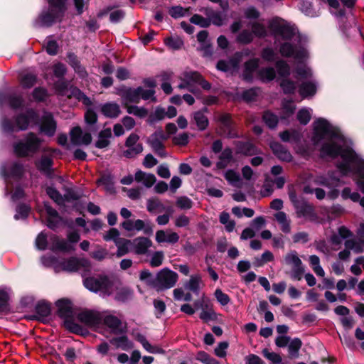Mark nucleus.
<instances>
[{"mask_svg":"<svg viewBox=\"0 0 364 364\" xmlns=\"http://www.w3.org/2000/svg\"><path fill=\"white\" fill-rule=\"evenodd\" d=\"M313 125L311 141L314 146H318L324 139H328L321 146V156L336 159L340 156L342 161L337 163V167L341 175L354 176L358 187L364 193V160L352 148L346 145L340 131L326 119L318 118Z\"/></svg>","mask_w":364,"mask_h":364,"instance_id":"nucleus-1","label":"nucleus"},{"mask_svg":"<svg viewBox=\"0 0 364 364\" xmlns=\"http://www.w3.org/2000/svg\"><path fill=\"white\" fill-rule=\"evenodd\" d=\"M274 43L277 44L282 56L293 58L299 63L308 58V51L300 43V36L294 27L287 23L279 24L274 28Z\"/></svg>","mask_w":364,"mask_h":364,"instance_id":"nucleus-2","label":"nucleus"},{"mask_svg":"<svg viewBox=\"0 0 364 364\" xmlns=\"http://www.w3.org/2000/svg\"><path fill=\"white\" fill-rule=\"evenodd\" d=\"M43 139L33 132H28L23 139L13 144L14 154L19 158L33 157L41 151Z\"/></svg>","mask_w":364,"mask_h":364,"instance_id":"nucleus-3","label":"nucleus"},{"mask_svg":"<svg viewBox=\"0 0 364 364\" xmlns=\"http://www.w3.org/2000/svg\"><path fill=\"white\" fill-rule=\"evenodd\" d=\"M49 9L43 11L35 21L36 27H49L57 20H61L66 11V0H48Z\"/></svg>","mask_w":364,"mask_h":364,"instance_id":"nucleus-4","label":"nucleus"},{"mask_svg":"<svg viewBox=\"0 0 364 364\" xmlns=\"http://www.w3.org/2000/svg\"><path fill=\"white\" fill-rule=\"evenodd\" d=\"M38 115L33 109H28L25 113L19 114L15 119L16 127L9 119H4L1 122L2 129L5 132L14 131H25L28 128L31 122H37Z\"/></svg>","mask_w":364,"mask_h":364,"instance_id":"nucleus-5","label":"nucleus"},{"mask_svg":"<svg viewBox=\"0 0 364 364\" xmlns=\"http://www.w3.org/2000/svg\"><path fill=\"white\" fill-rule=\"evenodd\" d=\"M83 284L90 291L100 292L103 296H109L113 291V281L106 275L87 277Z\"/></svg>","mask_w":364,"mask_h":364,"instance_id":"nucleus-6","label":"nucleus"},{"mask_svg":"<svg viewBox=\"0 0 364 364\" xmlns=\"http://www.w3.org/2000/svg\"><path fill=\"white\" fill-rule=\"evenodd\" d=\"M47 259H50L52 264H54V268L56 272L60 271H65L68 272H77L82 268H90V262L85 259H78L76 257H70L65 259L58 264L55 263V259L53 257H42V262L44 264H47Z\"/></svg>","mask_w":364,"mask_h":364,"instance_id":"nucleus-7","label":"nucleus"},{"mask_svg":"<svg viewBox=\"0 0 364 364\" xmlns=\"http://www.w3.org/2000/svg\"><path fill=\"white\" fill-rule=\"evenodd\" d=\"M58 316L64 319L65 328L73 333H78L80 326L73 321V309L72 303L66 299H61L56 301Z\"/></svg>","mask_w":364,"mask_h":364,"instance_id":"nucleus-8","label":"nucleus"},{"mask_svg":"<svg viewBox=\"0 0 364 364\" xmlns=\"http://www.w3.org/2000/svg\"><path fill=\"white\" fill-rule=\"evenodd\" d=\"M68 241L64 239H60L55 235H51L49 237L50 250L53 252L60 251L64 252H70L75 250L74 244L80 240V235L76 231L70 232L67 235Z\"/></svg>","mask_w":364,"mask_h":364,"instance_id":"nucleus-9","label":"nucleus"},{"mask_svg":"<svg viewBox=\"0 0 364 364\" xmlns=\"http://www.w3.org/2000/svg\"><path fill=\"white\" fill-rule=\"evenodd\" d=\"M289 196L295 209L297 218H304L311 221L316 219L317 216L314 206L303 197H298L294 192L289 193Z\"/></svg>","mask_w":364,"mask_h":364,"instance_id":"nucleus-10","label":"nucleus"},{"mask_svg":"<svg viewBox=\"0 0 364 364\" xmlns=\"http://www.w3.org/2000/svg\"><path fill=\"white\" fill-rule=\"evenodd\" d=\"M55 90L58 95L66 96L68 98H75L81 102L84 105L89 107L92 104V100L82 91L77 87L71 86L68 87V84L64 81H58L55 85Z\"/></svg>","mask_w":364,"mask_h":364,"instance_id":"nucleus-11","label":"nucleus"},{"mask_svg":"<svg viewBox=\"0 0 364 364\" xmlns=\"http://www.w3.org/2000/svg\"><path fill=\"white\" fill-rule=\"evenodd\" d=\"M178 279V274L166 267L157 272L154 289L164 291L175 286Z\"/></svg>","mask_w":364,"mask_h":364,"instance_id":"nucleus-12","label":"nucleus"},{"mask_svg":"<svg viewBox=\"0 0 364 364\" xmlns=\"http://www.w3.org/2000/svg\"><path fill=\"white\" fill-rule=\"evenodd\" d=\"M101 326H105L111 333L117 335L125 333L127 328L122 318L109 311H102Z\"/></svg>","mask_w":364,"mask_h":364,"instance_id":"nucleus-13","label":"nucleus"},{"mask_svg":"<svg viewBox=\"0 0 364 364\" xmlns=\"http://www.w3.org/2000/svg\"><path fill=\"white\" fill-rule=\"evenodd\" d=\"M168 138V136L164 134L163 130L159 128L154 133L151 134L147 139V144L156 154L160 157L165 158L167 154L163 141Z\"/></svg>","mask_w":364,"mask_h":364,"instance_id":"nucleus-14","label":"nucleus"},{"mask_svg":"<svg viewBox=\"0 0 364 364\" xmlns=\"http://www.w3.org/2000/svg\"><path fill=\"white\" fill-rule=\"evenodd\" d=\"M139 141V136L135 133H132L127 137L125 141V146L127 149L123 151L124 157L128 159L135 158L143 151V145Z\"/></svg>","mask_w":364,"mask_h":364,"instance_id":"nucleus-15","label":"nucleus"},{"mask_svg":"<svg viewBox=\"0 0 364 364\" xmlns=\"http://www.w3.org/2000/svg\"><path fill=\"white\" fill-rule=\"evenodd\" d=\"M102 311L86 310L78 314V320L90 328L101 327V318Z\"/></svg>","mask_w":364,"mask_h":364,"instance_id":"nucleus-16","label":"nucleus"},{"mask_svg":"<svg viewBox=\"0 0 364 364\" xmlns=\"http://www.w3.org/2000/svg\"><path fill=\"white\" fill-rule=\"evenodd\" d=\"M220 134L225 137L233 139L238 137L235 126L229 114H223L219 117Z\"/></svg>","mask_w":364,"mask_h":364,"instance_id":"nucleus-17","label":"nucleus"},{"mask_svg":"<svg viewBox=\"0 0 364 364\" xmlns=\"http://www.w3.org/2000/svg\"><path fill=\"white\" fill-rule=\"evenodd\" d=\"M140 90H141V87L136 88L124 87L119 90V94L125 107L129 106V103H139L140 102Z\"/></svg>","mask_w":364,"mask_h":364,"instance_id":"nucleus-18","label":"nucleus"},{"mask_svg":"<svg viewBox=\"0 0 364 364\" xmlns=\"http://www.w3.org/2000/svg\"><path fill=\"white\" fill-rule=\"evenodd\" d=\"M152 241L148 237H138L132 240V251L138 255H148Z\"/></svg>","mask_w":364,"mask_h":364,"instance_id":"nucleus-19","label":"nucleus"},{"mask_svg":"<svg viewBox=\"0 0 364 364\" xmlns=\"http://www.w3.org/2000/svg\"><path fill=\"white\" fill-rule=\"evenodd\" d=\"M316 184L323 186L328 188L339 187L341 185V181L336 176L335 172H328L327 175H321L314 179Z\"/></svg>","mask_w":364,"mask_h":364,"instance_id":"nucleus-20","label":"nucleus"},{"mask_svg":"<svg viewBox=\"0 0 364 364\" xmlns=\"http://www.w3.org/2000/svg\"><path fill=\"white\" fill-rule=\"evenodd\" d=\"M316 184L323 186L328 188L339 187L341 185V181L336 176L335 172H328L327 175H321L314 179Z\"/></svg>","mask_w":364,"mask_h":364,"instance_id":"nucleus-21","label":"nucleus"},{"mask_svg":"<svg viewBox=\"0 0 364 364\" xmlns=\"http://www.w3.org/2000/svg\"><path fill=\"white\" fill-rule=\"evenodd\" d=\"M70 140L74 145H88L92 141V136L90 133H83L80 127L73 128L70 133Z\"/></svg>","mask_w":364,"mask_h":364,"instance_id":"nucleus-22","label":"nucleus"},{"mask_svg":"<svg viewBox=\"0 0 364 364\" xmlns=\"http://www.w3.org/2000/svg\"><path fill=\"white\" fill-rule=\"evenodd\" d=\"M57 128V124L50 114L43 116L40 131L48 136H54Z\"/></svg>","mask_w":364,"mask_h":364,"instance_id":"nucleus-23","label":"nucleus"},{"mask_svg":"<svg viewBox=\"0 0 364 364\" xmlns=\"http://www.w3.org/2000/svg\"><path fill=\"white\" fill-rule=\"evenodd\" d=\"M44 207L47 214V226L52 230H55L62 222V218L58 211L48 203H45Z\"/></svg>","mask_w":364,"mask_h":364,"instance_id":"nucleus-24","label":"nucleus"},{"mask_svg":"<svg viewBox=\"0 0 364 364\" xmlns=\"http://www.w3.org/2000/svg\"><path fill=\"white\" fill-rule=\"evenodd\" d=\"M270 148L274 154L280 160L285 162L292 161L293 156L290 151L279 142H272Z\"/></svg>","mask_w":364,"mask_h":364,"instance_id":"nucleus-25","label":"nucleus"},{"mask_svg":"<svg viewBox=\"0 0 364 364\" xmlns=\"http://www.w3.org/2000/svg\"><path fill=\"white\" fill-rule=\"evenodd\" d=\"M146 209L151 213H161L163 211H170L171 208H166L156 197H152L146 200Z\"/></svg>","mask_w":364,"mask_h":364,"instance_id":"nucleus-26","label":"nucleus"},{"mask_svg":"<svg viewBox=\"0 0 364 364\" xmlns=\"http://www.w3.org/2000/svg\"><path fill=\"white\" fill-rule=\"evenodd\" d=\"M202 277L199 274H192L190 279L184 283V288L193 294L198 295L200 289Z\"/></svg>","mask_w":364,"mask_h":364,"instance_id":"nucleus-27","label":"nucleus"},{"mask_svg":"<svg viewBox=\"0 0 364 364\" xmlns=\"http://www.w3.org/2000/svg\"><path fill=\"white\" fill-rule=\"evenodd\" d=\"M109 343L116 348H119L122 350L127 351L134 348L133 342L127 336L114 337L109 340Z\"/></svg>","mask_w":364,"mask_h":364,"instance_id":"nucleus-28","label":"nucleus"},{"mask_svg":"<svg viewBox=\"0 0 364 364\" xmlns=\"http://www.w3.org/2000/svg\"><path fill=\"white\" fill-rule=\"evenodd\" d=\"M134 180L138 183H142L146 188H151L156 181V176L154 174L141 170L135 173Z\"/></svg>","mask_w":364,"mask_h":364,"instance_id":"nucleus-29","label":"nucleus"},{"mask_svg":"<svg viewBox=\"0 0 364 364\" xmlns=\"http://www.w3.org/2000/svg\"><path fill=\"white\" fill-rule=\"evenodd\" d=\"M317 90L316 84L312 81L303 82L299 86V93L302 98L314 96Z\"/></svg>","mask_w":364,"mask_h":364,"instance_id":"nucleus-30","label":"nucleus"},{"mask_svg":"<svg viewBox=\"0 0 364 364\" xmlns=\"http://www.w3.org/2000/svg\"><path fill=\"white\" fill-rule=\"evenodd\" d=\"M102 113L107 117L116 118L121 113L120 107L116 102H107L101 107Z\"/></svg>","mask_w":364,"mask_h":364,"instance_id":"nucleus-31","label":"nucleus"},{"mask_svg":"<svg viewBox=\"0 0 364 364\" xmlns=\"http://www.w3.org/2000/svg\"><path fill=\"white\" fill-rule=\"evenodd\" d=\"M351 232L345 226H341L338 229V233H334L331 236L330 241L333 245H339L342 243L343 239L351 237Z\"/></svg>","mask_w":364,"mask_h":364,"instance_id":"nucleus-32","label":"nucleus"},{"mask_svg":"<svg viewBox=\"0 0 364 364\" xmlns=\"http://www.w3.org/2000/svg\"><path fill=\"white\" fill-rule=\"evenodd\" d=\"M179 240V236L176 232L166 234L164 230H158L156 232V240L159 243L167 242L171 244L176 243Z\"/></svg>","mask_w":364,"mask_h":364,"instance_id":"nucleus-33","label":"nucleus"},{"mask_svg":"<svg viewBox=\"0 0 364 364\" xmlns=\"http://www.w3.org/2000/svg\"><path fill=\"white\" fill-rule=\"evenodd\" d=\"M274 218L280 225V229L284 233L291 232V220L283 211H279L274 214Z\"/></svg>","mask_w":364,"mask_h":364,"instance_id":"nucleus-34","label":"nucleus"},{"mask_svg":"<svg viewBox=\"0 0 364 364\" xmlns=\"http://www.w3.org/2000/svg\"><path fill=\"white\" fill-rule=\"evenodd\" d=\"M112 137V131L110 128L105 129L100 132L98 134V139L95 142V146L98 149H104L107 147L110 141L109 139Z\"/></svg>","mask_w":364,"mask_h":364,"instance_id":"nucleus-35","label":"nucleus"},{"mask_svg":"<svg viewBox=\"0 0 364 364\" xmlns=\"http://www.w3.org/2000/svg\"><path fill=\"white\" fill-rule=\"evenodd\" d=\"M36 166L41 172L48 176L52 171L53 160L48 156H42Z\"/></svg>","mask_w":364,"mask_h":364,"instance_id":"nucleus-36","label":"nucleus"},{"mask_svg":"<svg viewBox=\"0 0 364 364\" xmlns=\"http://www.w3.org/2000/svg\"><path fill=\"white\" fill-rule=\"evenodd\" d=\"M24 173V166L21 163L14 162L9 168L8 172H4V175L6 177H14L21 178Z\"/></svg>","mask_w":364,"mask_h":364,"instance_id":"nucleus-37","label":"nucleus"},{"mask_svg":"<svg viewBox=\"0 0 364 364\" xmlns=\"http://www.w3.org/2000/svg\"><path fill=\"white\" fill-rule=\"evenodd\" d=\"M237 152L245 156H252L257 153V147L250 142L238 141L237 144Z\"/></svg>","mask_w":364,"mask_h":364,"instance_id":"nucleus-38","label":"nucleus"},{"mask_svg":"<svg viewBox=\"0 0 364 364\" xmlns=\"http://www.w3.org/2000/svg\"><path fill=\"white\" fill-rule=\"evenodd\" d=\"M193 120L196 124L198 129L200 131L205 130L209 124L208 119L202 111H197L193 114Z\"/></svg>","mask_w":364,"mask_h":364,"instance_id":"nucleus-39","label":"nucleus"},{"mask_svg":"<svg viewBox=\"0 0 364 364\" xmlns=\"http://www.w3.org/2000/svg\"><path fill=\"white\" fill-rule=\"evenodd\" d=\"M181 80L186 82L192 88L201 80V75L196 71H186L182 74Z\"/></svg>","mask_w":364,"mask_h":364,"instance_id":"nucleus-40","label":"nucleus"},{"mask_svg":"<svg viewBox=\"0 0 364 364\" xmlns=\"http://www.w3.org/2000/svg\"><path fill=\"white\" fill-rule=\"evenodd\" d=\"M117 247V256L122 257L132 251V240L122 238L117 241L115 244Z\"/></svg>","mask_w":364,"mask_h":364,"instance_id":"nucleus-41","label":"nucleus"},{"mask_svg":"<svg viewBox=\"0 0 364 364\" xmlns=\"http://www.w3.org/2000/svg\"><path fill=\"white\" fill-rule=\"evenodd\" d=\"M36 313L38 316V319H42L50 316L51 308L50 304L45 301H40L36 306Z\"/></svg>","mask_w":364,"mask_h":364,"instance_id":"nucleus-42","label":"nucleus"},{"mask_svg":"<svg viewBox=\"0 0 364 364\" xmlns=\"http://www.w3.org/2000/svg\"><path fill=\"white\" fill-rule=\"evenodd\" d=\"M323 2L328 3L330 7L331 13L337 18H341L345 16L346 11L340 8V4L338 0H321Z\"/></svg>","mask_w":364,"mask_h":364,"instance_id":"nucleus-43","label":"nucleus"},{"mask_svg":"<svg viewBox=\"0 0 364 364\" xmlns=\"http://www.w3.org/2000/svg\"><path fill=\"white\" fill-rule=\"evenodd\" d=\"M275 67L280 77L287 78L290 75V66L285 60H277L275 63Z\"/></svg>","mask_w":364,"mask_h":364,"instance_id":"nucleus-44","label":"nucleus"},{"mask_svg":"<svg viewBox=\"0 0 364 364\" xmlns=\"http://www.w3.org/2000/svg\"><path fill=\"white\" fill-rule=\"evenodd\" d=\"M261 90L258 87H252L245 90L242 94V98L247 102H255L260 94Z\"/></svg>","mask_w":364,"mask_h":364,"instance_id":"nucleus-45","label":"nucleus"},{"mask_svg":"<svg viewBox=\"0 0 364 364\" xmlns=\"http://www.w3.org/2000/svg\"><path fill=\"white\" fill-rule=\"evenodd\" d=\"M302 346L301 341L298 338H295L292 339L291 341H289L288 345V351L289 353V355L291 358H297L299 356V351Z\"/></svg>","mask_w":364,"mask_h":364,"instance_id":"nucleus-46","label":"nucleus"},{"mask_svg":"<svg viewBox=\"0 0 364 364\" xmlns=\"http://www.w3.org/2000/svg\"><path fill=\"white\" fill-rule=\"evenodd\" d=\"M253 39V33L250 30L244 29L237 36L236 41L239 43L247 45L250 43Z\"/></svg>","mask_w":364,"mask_h":364,"instance_id":"nucleus-47","label":"nucleus"},{"mask_svg":"<svg viewBox=\"0 0 364 364\" xmlns=\"http://www.w3.org/2000/svg\"><path fill=\"white\" fill-rule=\"evenodd\" d=\"M259 75L263 82H270L274 79L276 73L273 68L267 67L260 69Z\"/></svg>","mask_w":364,"mask_h":364,"instance_id":"nucleus-48","label":"nucleus"},{"mask_svg":"<svg viewBox=\"0 0 364 364\" xmlns=\"http://www.w3.org/2000/svg\"><path fill=\"white\" fill-rule=\"evenodd\" d=\"M284 260L287 264L291 265L292 267H296L302 265L301 260L298 257L297 252L294 250L287 254Z\"/></svg>","mask_w":364,"mask_h":364,"instance_id":"nucleus-49","label":"nucleus"},{"mask_svg":"<svg viewBox=\"0 0 364 364\" xmlns=\"http://www.w3.org/2000/svg\"><path fill=\"white\" fill-rule=\"evenodd\" d=\"M262 119L265 124L270 129H274L277 126L278 117L269 111L264 112Z\"/></svg>","mask_w":364,"mask_h":364,"instance_id":"nucleus-50","label":"nucleus"},{"mask_svg":"<svg viewBox=\"0 0 364 364\" xmlns=\"http://www.w3.org/2000/svg\"><path fill=\"white\" fill-rule=\"evenodd\" d=\"M176 205L181 210H190L193 205V202L187 196H178L176 198Z\"/></svg>","mask_w":364,"mask_h":364,"instance_id":"nucleus-51","label":"nucleus"},{"mask_svg":"<svg viewBox=\"0 0 364 364\" xmlns=\"http://www.w3.org/2000/svg\"><path fill=\"white\" fill-rule=\"evenodd\" d=\"M280 86L284 94L291 95L294 94L296 91V83L287 78H284L281 80Z\"/></svg>","mask_w":364,"mask_h":364,"instance_id":"nucleus-52","label":"nucleus"},{"mask_svg":"<svg viewBox=\"0 0 364 364\" xmlns=\"http://www.w3.org/2000/svg\"><path fill=\"white\" fill-rule=\"evenodd\" d=\"M127 112L139 118H144L148 114V110L144 107H138L136 105L127 106Z\"/></svg>","mask_w":364,"mask_h":364,"instance_id":"nucleus-53","label":"nucleus"},{"mask_svg":"<svg viewBox=\"0 0 364 364\" xmlns=\"http://www.w3.org/2000/svg\"><path fill=\"white\" fill-rule=\"evenodd\" d=\"M309 263L314 271V272L320 277H323L325 274L324 270L320 265L319 257L316 255H311L309 257Z\"/></svg>","mask_w":364,"mask_h":364,"instance_id":"nucleus-54","label":"nucleus"},{"mask_svg":"<svg viewBox=\"0 0 364 364\" xmlns=\"http://www.w3.org/2000/svg\"><path fill=\"white\" fill-rule=\"evenodd\" d=\"M166 116V111L164 108L156 107L154 112L151 114L147 120L149 124H154L155 122L161 121L164 119Z\"/></svg>","mask_w":364,"mask_h":364,"instance_id":"nucleus-55","label":"nucleus"},{"mask_svg":"<svg viewBox=\"0 0 364 364\" xmlns=\"http://www.w3.org/2000/svg\"><path fill=\"white\" fill-rule=\"evenodd\" d=\"M210 24L213 23L215 26H220L223 24L225 20V15L219 11H211L208 14Z\"/></svg>","mask_w":364,"mask_h":364,"instance_id":"nucleus-56","label":"nucleus"},{"mask_svg":"<svg viewBox=\"0 0 364 364\" xmlns=\"http://www.w3.org/2000/svg\"><path fill=\"white\" fill-rule=\"evenodd\" d=\"M46 193L58 205L64 204V198L63 196L55 188L49 186L46 188Z\"/></svg>","mask_w":364,"mask_h":364,"instance_id":"nucleus-57","label":"nucleus"},{"mask_svg":"<svg viewBox=\"0 0 364 364\" xmlns=\"http://www.w3.org/2000/svg\"><path fill=\"white\" fill-rule=\"evenodd\" d=\"M36 82V76L32 73L23 74L21 77V84L23 88L32 87Z\"/></svg>","mask_w":364,"mask_h":364,"instance_id":"nucleus-58","label":"nucleus"},{"mask_svg":"<svg viewBox=\"0 0 364 364\" xmlns=\"http://www.w3.org/2000/svg\"><path fill=\"white\" fill-rule=\"evenodd\" d=\"M252 31L253 33V36H257L258 38H264L267 36V30L265 26L260 23L254 22L251 24Z\"/></svg>","mask_w":364,"mask_h":364,"instance_id":"nucleus-59","label":"nucleus"},{"mask_svg":"<svg viewBox=\"0 0 364 364\" xmlns=\"http://www.w3.org/2000/svg\"><path fill=\"white\" fill-rule=\"evenodd\" d=\"M164 254L162 251L154 252L151 257L149 264L151 267H158L163 264Z\"/></svg>","mask_w":364,"mask_h":364,"instance_id":"nucleus-60","label":"nucleus"},{"mask_svg":"<svg viewBox=\"0 0 364 364\" xmlns=\"http://www.w3.org/2000/svg\"><path fill=\"white\" fill-rule=\"evenodd\" d=\"M237 65L236 62L234 60H220L218 62L216 68L218 70L228 72L233 68H235Z\"/></svg>","mask_w":364,"mask_h":364,"instance_id":"nucleus-61","label":"nucleus"},{"mask_svg":"<svg viewBox=\"0 0 364 364\" xmlns=\"http://www.w3.org/2000/svg\"><path fill=\"white\" fill-rule=\"evenodd\" d=\"M156 275H153L149 269H144L140 272L139 279L146 284L154 288Z\"/></svg>","mask_w":364,"mask_h":364,"instance_id":"nucleus-62","label":"nucleus"},{"mask_svg":"<svg viewBox=\"0 0 364 364\" xmlns=\"http://www.w3.org/2000/svg\"><path fill=\"white\" fill-rule=\"evenodd\" d=\"M191 23L198 25L201 28H207L210 26L208 18H204L199 14H194L190 18Z\"/></svg>","mask_w":364,"mask_h":364,"instance_id":"nucleus-63","label":"nucleus"},{"mask_svg":"<svg viewBox=\"0 0 364 364\" xmlns=\"http://www.w3.org/2000/svg\"><path fill=\"white\" fill-rule=\"evenodd\" d=\"M16 213L14 215L15 220L26 219L29 213L30 208L25 204H21L16 208Z\"/></svg>","mask_w":364,"mask_h":364,"instance_id":"nucleus-64","label":"nucleus"}]
</instances>
